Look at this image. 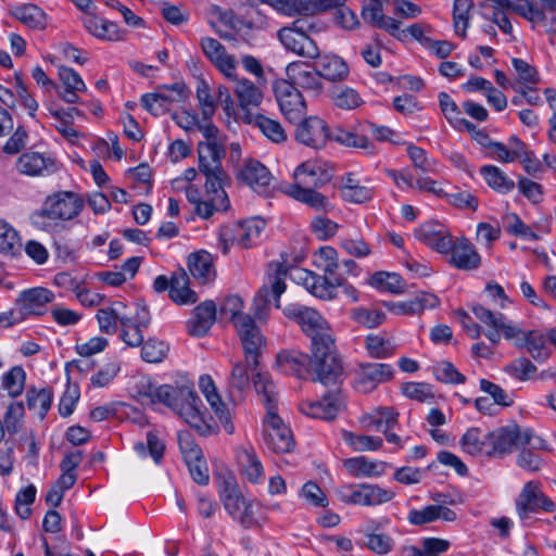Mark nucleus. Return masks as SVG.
<instances>
[{
	"label": "nucleus",
	"instance_id": "f257e3e1",
	"mask_svg": "<svg viewBox=\"0 0 556 556\" xmlns=\"http://www.w3.org/2000/svg\"><path fill=\"white\" fill-rule=\"evenodd\" d=\"M309 357L315 376L324 384L336 383L343 376L344 367L338 352L333 329L330 327L311 338Z\"/></svg>",
	"mask_w": 556,
	"mask_h": 556
},
{
	"label": "nucleus",
	"instance_id": "f03ea898",
	"mask_svg": "<svg viewBox=\"0 0 556 556\" xmlns=\"http://www.w3.org/2000/svg\"><path fill=\"white\" fill-rule=\"evenodd\" d=\"M471 311L476 318L489 328L485 337L492 344H498L503 336L506 340L513 341L517 348H522V342H525L528 332L508 320L504 314L494 313L481 304L472 305Z\"/></svg>",
	"mask_w": 556,
	"mask_h": 556
},
{
	"label": "nucleus",
	"instance_id": "7ed1b4c3",
	"mask_svg": "<svg viewBox=\"0 0 556 556\" xmlns=\"http://www.w3.org/2000/svg\"><path fill=\"white\" fill-rule=\"evenodd\" d=\"M143 391L139 392L142 403H162L178 415L197 395L193 387L188 384H162L155 387L149 382L147 386H143Z\"/></svg>",
	"mask_w": 556,
	"mask_h": 556
},
{
	"label": "nucleus",
	"instance_id": "20e7f679",
	"mask_svg": "<svg viewBox=\"0 0 556 556\" xmlns=\"http://www.w3.org/2000/svg\"><path fill=\"white\" fill-rule=\"evenodd\" d=\"M531 438L532 431L530 429L521 431L520 426L516 422L498 427L486 433L489 440L486 456L503 458L511 454L519 445L530 444Z\"/></svg>",
	"mask_w": 556,
	"mask_h": 556
},
{
	"label": "nucleus",
	"instance_id": "39448f33",
	"mask_svg": "<svg viewBox=\"0 0 556 556\" xmlns=\"http://www.w3.org/2000/svg\"><path fill=\"white\" fill-rule=\"evenodd\" d=\"M338 262H326L324 265V276L317 275L307 269H300L298 278L302 281L305 289L313 295L321 300H332L337 296L338 287L343 285V279L336 276Z\"/></svg>",
	"mask_w": 556,
	"mask_h": 556
},
{
	"label": "nucleus",
	"instance_id": "423d86ee",
	"mask_svg": "<svg viewBox=\"0 0 556 556\" xmlns=\"http://www.w3.org/2000/svg\"><path fill=\"white\" fill-rule=\"evenodd\" d=\"M225 155L224 148L217 142H199L198 159L199 170L205 176V189L224 187L227 175L222 165Z\"/></svg>",
	"mask_w": 556,
	"mask_h": 556
},
{
	"label": "nucleus",
	"instance_id": "0eeeda50",
	"mask_svg": "<svg viewBox=\"0 0 556 556\" xmlns=\"http://www.w3.org/2000/svg\"><path fill=\"white\" fill-rule=\"evenodd\" d=\"M287 268L283 264H276L274 274H268V285H264L253 299L252 311L254 317L264 321L267 319L271 296L275 299V305L277 308L280 307L279 299L286 291V279Z\"/></svg>",
	"mask_w": 556,
	"mask_h": 556
},
{
	"label": "nucleus",
	"instance_id": "6e6552de",
	"mask_svg": "<svg viewBox=\"0 0 556 556\" xmlns=\"http://www.w3.org/2000/svg\"><path fill=\"white\" fill-rule=\"evenodd\" d=\"M314 25L305 20H296L289 27H282L278 31V38L283 47L307 59L319 56V49L316 42L307 35Z\"/></svg>",
	"mask_w": 556,
	"mask_h": 556
},
{
	"label": "nucleus",
	"instance_id": "1a4fd4ad",
	"mask_svg": "<svg viewBox=\"0 0 556 556\" xmlns=\"http://www.w3.org/2000/svg\"><path fill=\"white\" fill-rule=\"evenodd\" d=\"M338 498L344 504L376 506L392 501L395 493L378 484H345L338 489Z\"/></svg>",
	"mask_w": 556,
	"mask_h": 556
},
{
	"label": "nucleus",
	"instance_id": "9d476101",
	"mask_svg": "<svg viewBox=\"0 0 556 556\" xmlns=\"http://www.w3.org/2000/svg\"><path fill=\"white\" fill-rule=\"evenodd\" d=\"M235 328L243 349L245 362L251 370H256L267 344L266 338L252 317H240Z\"/></svg>",
	"mask_w": 556,
	"mask_h": 556
},
{
	"label": "nucleus",
	"instance_id": "9b49d317",
	"mask_svg": "<svg viewBox=\"0 0 556 556\" xmlns=\"http://www.w3.org/2000/svg\"><path fill=\"white\" fill-rule=\"evenodd\" d=\"M55 299L54 293L43 287H35L20 292L15 300L16 309H11L16 324L24 321L28 316H41L47 313L48 304Z\"/></svg>",
	"mask_w": 556,
	"mask_h": 556
},
{
	"label": "nucleus",
	"instance_id": "f8f14e48",
	"mask_svg": "<svg viewBox=\"0 0 556 556\" xmlns=\"http://www.w3.org/2000/svg\"><path fill=\"white\" fill-rule=\"evenodd\" d=\"M84 207V201L72 191H60L49 195L38 215L50 219L70 220Z\"/></svg>",
	"mask_w": 556,
	"mask_h": 556
},
{
	"label": "nucleus",
	"instance_id": "ddd939ff",
	"mask_svg": "<svg viewBox=\"0 0 556 556\" xmlns=\"http://www.w3.org/2000/svg\"><path fill=\"white\" fill-rule=\"evenodd\" d=\"M274 92L282 115L290 123L300 122L306 114V104L299 89L289 80H278Z\"/></svg>",
	"mask_w": 556,
	"mask_h": 556
},
{
	"label": "nucleus",
	"instance_id": "4468645a",
	"mask_svg": "<svg viewBox=\"0 0 556 556\" xmlns=\"http://www.w3.org/2000/svg\"><path fill=\"white\" fill-rule=\"evenodd\" d=\"M163 88L169 91V93H144L140 99L141 105L154 116H161L169 112L173 103L182 102L190 94V90L184 83H174Z\"/></svg>",
	"mask_w": 556,
	"mask_h": 556
},
{
	"label": "nucleus",
	"instance_id": "2eb2a0df",
	"mask_svg": "<svg viewBox=\"0 0 556 556\" xmlns=\"http://www.w3.org/2000/svg\"><path fill=\"white\" fill-rule=\"evenodd\" d=\"M266 446L275 453H289L294 447V440L288 428L275 410L267 413L264 426Z\"/></svg>",
	"mask_w": 556,
	"mask_h": 556
},
{
	"label": "nucleus",
	"instance_id": "dca6fc26",
	"mask_svg": "<svg viewBox=\"0 0 556 556\" xmlns=\"http://www.w3.org/2000/svg\"><path fill=\"white\" fill-rule=\"evenodd\" d=\"M394 369L383 363H362L355 371L354 389L361 393H369L379 384L392 379Z\"/></svg>",
	"mask_w": 556,
	"mask_h": 556
},
{
	"label": "nucleus",
	"instance_id": "f3484780",
	"mask_svg": "<svg viewBox=\"0 0 556 556\" xmlns=\"http://www.w3.org/2000/svg\"><path fill=\"white\" fill-rule=\"evenodd\" d=\"M283 314L289 319L298 323L307 338L325 331L331 326L316 309L302 304L292 303L283 308Z\"/></svg>",
	"mask_w": 556,
	"mask_h": 556
},
{
	"label": "nucleus",
	"instance_id": "a211bd4d",
	"mask_svg": "<svg viewBox=\"0 0 556 556\" xmlns=\"http://www.w3.org/2000/svg\"><path fill=\"white\" fill-rule=\"evenodd\" d=\"M288 80L295 86L296 89L301 88L312 97H319L324 92V84L320 75L317 73L314 65H308L304 62H293L287 66Z\"/></svg>",
	"mask_w": 556,
	"mask_h": 556
},
{
	"label": "nucleus",
	"instance_id": "6ab92c4d",
	"mask_svg": "<svg viewBox=\"0 0 556 556\" xmlns=\"http://www.w3.org/2000/svg\"><path fill=\"white\" fill-rule=\"evenodd\" d=\"M276 366L287 375L300 379H316L313 362L308 354L299 350H282L276 355Z\"/></svg>",
	"mask_w": 556,
	"mask_h": 556
},
{
	"label": "nucleus",
	"instance_id": "aec40b11",
	"mask_svg": "<svg viewBox=\"0 0 556 556\" xmlns=\"http://www.w3.org/2000/svg\"><path fill=\"white\" fill-rule=\"evenodd\" d=\"M294 131L295 140L306 147L320 149L325 147L329 138V129L324 119L317 116H309L296 122Z\"/></svg>",
	"mask_w": 556,
	"mask_h": 556
},
{
	"label": "nucleus",
	"instance_id": "412c9836",
	"mask_svg": "<svg viewBox=\"0 0 556 556\" xmlns=\"http://www.w3.org/2000/svg\"><path fill=\"white\" fill-rule=\"evenodd\" d=\"M200 46L204 55L227 79L236 78V59L227 53L226 48L217 39L202 37Z\"/></svg>",
	"mask_w": 556,
	"mask_h": 556
},
{
	"label": "nucleus",
	"instance_id": "4be33fe9",
	"mask_svg": "<svg viewBox=\"0 0 556 556\" xmlns=\"http://www.w3.org/2000/svg\"><path fill=\"white\" fill-rule=\"evenodd\" d=\"M415 237L417 240L441 254H448V250L452 248V235L446 226L437 222H429L421 225L415 230Z\"/></svg>",
	"mask_w": 556,
	"mask_h": 556
},
{
	"label": "nucleus",
	"instance_id": "5701e85b",
	"mask_svg": "<svg viewBox=\"0 0 556 556\" xmlns=\"http://www.w3.org/2000/svg\"><path fill=\"white\" fill-rule=\"evenodd\" d=\"M448 263L465 271L476 270L481 265V256L476 247L466 237L457 238L452 241V248L448 250Z\"/></svg>",
	"mask_w": 556,
	"mask_h": 556
},
{
	"label": "nucleus",
	"instance_id": "b1692460",
	"mask_svg": "<svg viewBox=\"0 0 556 556\" xmlns=\"http://www.w3.org/2000/svg\"><path fill=\"white\" fill-rule=\"evenodd\" d=\"M202 408V401L197 394L193 401L185 406V409L179 416L200 435L208 437L217 433V424L214 421L213 417L207 415Z\"/></svg>",
	"mask_w": 556,
	"mask_h": 556
},
{
	"label": "nucleus",
	"instance_id": "393cba45",
	"mask_svg": "<svg viewBox=\"0 0 556 556\" xmlns=\"http://www.w3.org/2000/svg\"><path fill=\"white\" fill-rule=\"evenodd\" d=\"M237 177L240 181L251 187L255 192L263 195H267L269 193L273 177L267 167L260 161H245L239 169Z\"/></svg>",
	"mask_w": 556,
	"mask_h": 556
},
{
	"label": "nucleus",
	"instance_id": "a878e982",
	"mask_svg": "<svg viewBox=\"0 0 556 556\" xmlns=\"http://www.w3.org/2000/svg\"><path fill=\"white\" fill-rule=\"evenodd\" d=\"M293 176V185L318 188L331 180L332 172L325 163L319 161H306L295 168Z\"/></svg>",
	"mask_w": 556,
	"mask_h": 556
},
{
	"label": "nucleus",
	"instance_id": "bb28decb",
	"mask_svg": "<svg viewBox=\"0 0 556 556\" xmlns=\"http://www.w3.org/2000/svg\"><path fill=\"white\" fill-rule=\"evenodd\" d=\"M199 387L216 417L223 425L225 431L229 434H232L235 432V426L232 424L231 414L218 394L212 377L210 375L201 376L199 380Z\"/></svg>",
	"mask_w": 556,
	"mask_h": 556
},
{
	"label": "nucleus",
	"instance_id": "cd10ccee",
	"mask_svg": "<svg viewBox=\"0 0 556 556\" xmlns=\"http://www.w3.org/2000/svg\"><path fill=\"white\" fill-rule=\"evenodd\" d=\"M20 173L27 176H48L58 170L56 162L50 155L28 151L23 153L16 162Z\"/></svg>",
	"mask_w": 556,
	"mask_h": 556
},
{
	"label": "nucleus",
	"instance_id": "c85d7f7f",
	"mask_svg": "<svg viewBox=\"0 0 556 556\" xmlns=\"http://www.w3.org/2000/svg\"><path fill=\"white\" fill-rule=\"evenodd\" d=\"M149 312L143 307L135 317H124L119 326V338L130 348L140 346L143 343V329L150 325Z\"/></svg>",
	"mask_w": 556,
	"mask_h": 556
},
{
	"label": "nucleus",
	"instance_id": "c756f323",
	"mask_svg": "<svg viewBox=\"0 0 556 556\" xmlns=\"http://www.w3.org/2000/svg\"><path fill=\"white\" fill-rule=\"evenodd\" d=\"M81 21L88 33L101 40L121 41L127 34L116 23L100 17L96 13L84 15Z\"/></svg>",
	"mask_w": 556,
	"mask_h": 556
},
{
	"label": "nucleus",
	"instance_id": "7c9ffc66",
	"mask_svg": "<svg viewBox=\"0 0 556 556\" xmlns=\"http://www.w3.org/2000/svg\"><path fill=\"white\" fill-rule=\"evenodd\" d=\"M341 407L342 401L340 394L329 392L318 401L302 403L301 412L312 418L332 420L337 417Z\"/></svg>",
	"mask_w": 556,
	"mask_h": 556
},
{
	"label": "nucleus",
	"instance_id": "2f4dec72",
	"mask_svg": "<svg viewBox=\"0 0 556 556\" xmlns=\"http://www.w3.org/2000/svg\"><path fill=\"white\" fill-rule=\"evenodd\" d=\"M440 300L432 293L422 292L412 300L403 302L386 301L383 306L396 315H418L425 309L434 308Z\"/></svg>",
	"mask_w": 556,
	"mask_h": 556
},
{
	"label": "nucleus",
	"instance_id": "473e14b6",
	"mask_svg": "<svg viewBox=\"0 0 556 556\" xmlns=\"http://www.w3.org/2000/svg\"><path fill=\"white\" fill-rule=\"evenodd\" d=\"M313 59L315 60L313 63L314 68H316L321 78L328 81H342L349 76V65L339 55L319 54V56Z\"/></svg>",
	"mask_w": 556,
	"mask_h": 556
},
{
	"label": "nucleus",
	"instance_id": "72a5a7b5",
	"mask_svg": "<svg viewBox=\"0 0 556 556\" xmlns=\"http://www.w3.org/2000/svg\"><path fill=\"white\" fill-rule=\"evenodd\" d=\"M285 193L318 212L328 213L333 208L329 199L316 191V188L288 185L285 187Z\"/></svg>",
	"mask_w": 556,
	"mask_h": 556
},
{
	"label": "nucleus",
	"instance_id": "f704fd0d",
	"mask_svg": "<svg viewBox=\"0 0 556 556\" xmlns=\"http://www.w3.org/2000/svg\"><path fill=\"white\" fill-rule=\"evenodd\" d=\"M216 319V305L205 301L194 307L191 318L187 321L188 332L194 337L205 336Z\"/></svg>",
	"mask_w": 556,
	"mask_h": 556
},
{
	"label": "nucleus",
	"instance_id": "c9c22d12",
	"mask_svg": "<svg viewBox=\"0 0 556 556\" xmlns=\"http://www.w3.org/2000/svg\"><path fill=\"white\" fill-rule=\"evenodd\" d=\"M218 493L224 508L236 520L242 506H244L245 498L242 496L235 478L229 475L224 476L218 484Z\"/></svg>",
	"mask_w": 556,
	"mask_h": 556
},
{
	"label": "nucleus",
	"instance_id": "e433bc0d",
	"mask_svg": "<svg viewBox=\"0 0 556 556\" xmlns=\"http://www.w3.org/2000/svg\"><path fill=\"white\" fill-rule=\"evenodd\" d=\"M238 466L251 483H260L264 480L263 465L253 447H240L236 452Z\"/></svg>",
	"mask_w": 556,
	"mask_h": 556
},
{
	"label": "nucleus",
	"instance_id": "4c0bfd02",
	"mask_svg": "<svg viewBox=\"0 0 556 556\" xmlns=\"http://www.w3.org/2000/svg\"><path fill=\"white\" fill-rule=\"evenodd\" d=\"M206 191V199L194 205L197 215L204 219L213 216L214 212H225L230 206V201L224 187H215Z\"/></svg>",
	"mask_w": 556,
	"mask_h": 556
},
{
	"label": "nucleus",
	"instance_id": "58836bf2",
	"mask_svg": "<svg viewBox=\"0 0 556 556\" xmlns=\"http://www.w3.org/2000/svg\"><path fill=\"white\" fill-rule=\"evenodd\" d=\"M250 366L245 362H236L228 378L229 397L233 403L240 402L250 389Z\"/></svg>",
	"mask_w": 556,
	"mask_h": 556
},
{
	"label": "nucleus",
	"instance_id": "ea45409f",
	"mask_svg": "<svg viewBox=\"0 0 556 556\" xmlns=\"http://www.w3.org/2000/svg\"><path fill=\"white\" fill-rule=\"evenodd\" d=\"M541 490L539 483L529 481L525 483L522 490L515 500L517 515L521 520L530 518L532 514L539 511V496Z\"/></svg>",
	"mask_w": 556,
	"mask_h": 556
},
{
	"label": "nucleus",
	"instance_id": "a19ab883",
	"mask_svg": "<svg viewBox=\"0 0 556 556\" xmlns=\"http://www.w3.org/2000/svg\"><path fill=\"white\" fill-rule=\"evenodd\" d=\"M253 386L256 393L261 396V401L266 407L267 413L277 410V392L274 381L267 371H262L260 366L256 370H251Z\"/></svg>",
	"mask_w": 556,
	"mask_h": 556
},
{
	"label": "nucleus",
	"instance_id": "79ce46f5",
	"mask_svg": "<svg viewBox=\"0 0 556 556\" xmlns=\"http://www.w3.org/2000/svg\"><path fill=\"white\" fill-rule=\"evenodd\" d=\"M189 283V276L184 268L175 270L172 274L169 299L178 305L195 303L198 301V295L190 289Z\"/></svg>",
	"mask_w": 556,
	"mask_h": 556
},
{
	"label": "nucleus",
	"instance_id": "37998d69",
	"mask_svg": "<svg viewBox=\"0 0 556 556\" xmlns=\"http://www.w3.org/2000/svg\"><path fill=\"white\" fill-rule=\"evenodd\" d=\"M11 14L33 29H45L47 27V14L34 3H23L11 10Z\"/></svg>",
	"mask_w": 556,
	"mask_h": 556
},
{
	"label": "nucleus",
	"instance_id": "c03bdc74",
	"mask_svg": "<svg viewBox=\"0 0 556 556\" xmlns=\"http://www.w3.org/2000/svg\"><path fill=\"white\" fill-rule=\"evenodd\" d=\"M188 268L192 277L201 283L208 282L215 276L212 255L205 251L190 254Z\"/></svg>",
	"mask_w": 556,
	"mask_h": 556
},
{
	"label": "nucleus",
	"instance_id": "a18cd8bd",
	"mask_svg": "<svg viewBox=\"0 0 556 556\" xmlns=\"http://www.w3.org/2000/svg\"><path fill=\"white\" fill-rule=\"evenodd\" d=\"M548 342H551L548 331L544 334L539 330H531L527 333L522 348H527L528 353L535 362L543 363L551 355Z\"/></svg>",
	"mask_w": 556,
	"mask_h": 556
},
{
	"label": "nucleus",
	"instance_id": "49530a36",
	"mask_svg": "<svg viewBox=\"0 0 556 556\" xmlns=\"http://www.w3.org/2000/svg\"><path fill=\"white\" fill-rule=\"evenodd\" d=\"M344 467L354 477H379L384 472L386 463H376L364 456L351 457L344 460Z\"/></svg>",
	"mask_w": 556,
	"mask_h": 556
},
{
	"label": "nucleus",
	"instance_id": "de8ad7c7",
	"mask_svg": "<svg viewBox=\"0 0 556 556\" xmlns=\"http://www.w3.org/2000/svg\"><path fill=\"white\" fill-rule=\"evenodd\" d=\"M364 346L372 358L383 359L391 357L395 346L384 333H369L365 337Z\"/></svg>",
	"mask_w": 556,
	"mask_h": 556
},
{
	"label": "nucleus",
	"instance_id": "09e8293b",
	"mask_svg": "<svg viewBox=\"0 0 556 556\" xmlns=\"http://www.w3.org/2000/svg\"><path fill=\"white\" fill-rule=\"evenodd\" d=\"M233 80L237 81L235 87V94L238 98L239 104L242 109L260 105L263 99V93L253 81L247 78L237 79V77Z\"/></svg>",
	"mask_w": 556,
	"mask_h": 556
},
{
	"label": "nucleus",
	"instance_id": "8fccbe9b",
	"mask_svg": "<svg viewBox=\"0 0 556 556\" xmlns=\"http://www.w3.org/2000/svg\"><path fill=\"white\" fill-rule=\"evenodd\" d=\"M377 527L369 526L363 535V545L377 555L389 554L394 545V539L386 533L376 532Z\"/></svg>",
	"mask_w": 556,
	"mask_h": 556
},
{
	"label": "nucleus",
	"instance_id": "3c124183",
	"mask_svg": "<svg viewBox=\"0 0 556 556\" xmlns=\"http://www.w3.org/2000/svg\"><path fill=\"white\" fill-rule=\"evenodd\" d=\"M480 174L493 190L500 193H508L515 188V182L497 166L484 165Z\"/></svg>",
	"mask_w": 556,
	"mask_h": 556
},
{
	"label": "nucleus",
	"instance_id": "603ef678",
	"mask_svg": "<svg viewBox=\"0 0 556 556\" xmlns=\"http://www.w3.org/2000/svg\"><path fill=\"white\" fill-rule=\"evenodd\" d=\"M464 452L470 455H484L489 450V440L486 433H482L479 428L468 429L459 441Z\"/></svg>",
	"mask_w": 556,
	"mask_h": 556
},
{
	"label": "nucleus",
	"instance_id": "864d4df0",
	"mask_svg": "<svg viewBox=\"0 0 556 556\" xmlns=\"http://www.w3.org/2000/svg\"><path fill=\"white\" fill-rule=\"evenodd\" d=\"M370 285L380 291L393 294H400L405 291L404 279L395 273L377 271L370 277Z\"/></svg>",
	"mask_w": 556,
	"mask_h": 556
},
{
	"label": "nucleus",
	"instance_id": "5fc2aeb1",
	"mask_svg": "<svg viewBox=\"0 0 556 556\" xmlns=\"http://www.w3.org/2000/svg\"><path fill=\"white\" fill-rule=\"evenodd\" d=\"M233 245L243 248L242 225L240 222L224 225L218 232V247L227 255Z\"/></svg>",
	"mask_w": 556,
	"mask_h": 556
},
{
	"label": "nucleus",
	"instance_id": "6e6d98bb",
	"mask_svg": "<svg viewBox=\"0 0 556 556\" xmlns=\"http://www.w3.org/2000/svg\"><path fill=\"white\" fill-rule=\"evenodd\" d=\"M472 8V0H454L453 26L455 34L460 38H466L467 36V28L469 27Z\"/></svg>",
	"mask_w": 556,
	"mask_h": 556
},
{
	"label": "nucleus",
	"instance_id": "4d7b16f0",
	"mask_svg": "<svg viewBox=\"0 0 556 556\" xmlns=\"http://www.w3.org/2000/svg\"><path fill=\"white\" fill-rule=\"evenodd\" d=\"M22 251L17 231L5 220L0 219V253L16 256Z\"/></svg>",
	"mask_w": 556,
	"mask_h": 556
},
{
	"label": "nucleus",
	"instance_id": "13d9d810",
	"mask_svg": "<svg viewBox=\"0 0 556 556\" xmlns=\"http://www.w3.org/2000/svg\"><path fill=\"white\" fill-rule=\"evenodd\" d=\"M53 399V391L51 388H42L37 391L29 389L27 391V405L30 410H34L41 419H43L51 407Z\"/></svg>",
	"mask_w": 556,
	"mask_h": 556
},
{
	"label": "nucleus",
	"instance_id": "bf43d9fd",
	"mask_svg": "<svg viewBox=\"0 0 556 556\" xmlns=\"http://www.w3.org/2000/svg\"><path fill=\"white\" fill-rule=\"evenodd\" d=\"M331 100L341 110H354L364 103L361 94L348 86L334 87L331 91Z\"/></svg>",
	"mask_w": 556,
	"mask_h": 556
},
{
	"label": "nucleus",
	"instance_id": "052dcab7",
	"mask_svg": "<svg viewBox=\"0 0 556 556\" xmlns=\"http://www.w3.org/2000/svg\"><path fill=\"white\" fill-rule=\"evenodd\" d=\"M399 414L391 407H380L366 417L367 426L387 433L397 424Z\"/></svg>",
	"mask_w": 556,
	"mask_h": 556
},
{
	"label": "nucleus",
	"instance_id": "680f3d73",
	"mask_svg": "<svg viewBox=\"0 0 556 556\" xmlns=\"http://www.w3.org/2000/svg\"><path fill=\"white\" fill-rule=\"evenodd\" d=\"M342 438L344 442L356 452L377 451L383 444L380 437L361 435L348 430L342 432Z\"/></svg>",
	"mask_w": 556,
	"mask_h": 556
},
{
	"label": "nucleus",
	"instance_id": "e2e57ef3",
	"mask_svg": "<svg viewBox=\"0 0 556 556\" xmlns=\"http://www.w3.org/2000/svg\"><path fill=\"white\" fill-rule=\"evenodd\" d=\"M134 448L142 457L149 454L152 459L159 464L163 458L165 444L159 439L155 432L149 431L147 434V443L136 442Z\"/></svg>",
	"mask_w": 556,
	"mask_h": 556
},
{
	"label": "nucleus",
	"instance_id": "0e129e2a",
	"mask_svg": "<svg viewBox=\"0 0 556 556\" xmlns=\"http://www.w3.org/2000/svg\"><path fill=\"white\" fill-rule=\"evenodd\" d=\"M168 350L166 342L150 338L141 344V357L147 363H160L166 357Z\"/></svg>",
	"mask_w": 556,
	"mask_h": 556
},
{
	"label": "nucleus",
	"instance_id": "69168bd1",
	"mask_svg": "<svg viewBox=\"0 0 556 556\" xmlns=\"http://www.w3.org/2000/svg\"><path fill=\"white\" fill-rule=\"evenodd\" d=\"M26 374L21 366L12 367L2 377V386L10 396L16 397L22 394L25 386Z\"/></svg>",
	"mask_w": 556,
	"mask_h": 556
},
{
	"label": "nucleus",
	"instance_id": "338daca9",
	"mask_svg": "<svg viewBox=\"0 0 556 556\" xmlns=\"http://www.w3.org/2000/svg\"><path fill=\"white\" fill-rule=\"evenodd\" d=\"M254 124L271 141L282 142L286 140V132L279 122L266 117L262 114H256L253 117Z\"/></svg>",
	"mask_w": 556,
	"mask_h": 556
},
{
	"label": "nucleus",
	"instance_id": "774afa93",
	"mask_svg": "<svg viewBox=\"0 0 556 556\" xmlns=\"http://www.w3.org/2000/svg\"><path fill=\"white\" fill-rule=\"evenodd\" d=\"M504 370L519 381H527L536 372L538 368L529 358L518 357L507 364Z\"/></svg>",
	"mask_w": 556,
	"mask_h": 556
}]
</instances>
